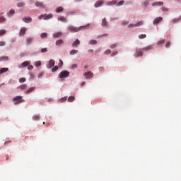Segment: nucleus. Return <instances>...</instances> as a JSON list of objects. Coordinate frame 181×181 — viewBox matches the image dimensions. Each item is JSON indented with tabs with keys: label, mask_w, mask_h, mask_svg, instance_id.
<instances>
[{
	"label": "nucleus",
	"mask_w": 181,
	"mask_h": 181,
	"mask_svg": "<svg viewBox=\"0 0 181 181\" xmlns=\"http://www.w3.org/2000/svg\"><path fill=\"white\" fill-rule=\"evenodd\" d=\"M152 46L149 45L148 47L139 49L136 50V57H142L144 56V53L148 52V50H151Z\"/></svg>",
	"instance_id": "obj_1"
},
{
	"label": "nucleus",
	"mask_w": 181,
	"mask_h": 181,
	"mask_svg": "<svg viewBox=\"0 0 181 181\" xmlns=\"http://www.w3.org/2000/svg\"><path fill=\"white\" fill-rule=\"evenodd\" d=\"M82 28H86V26H80L78 28L77 27H74L73 25H69L68 27L69 30H70V32H72V33H76L77 32H79V30H81Z\"/></svg>",
	"instance_id": "obj_2"
},
{
	"label": "nucleus",
	"mask_w": 181,
	"mask_h": 181,
	"mask_svg": "<svg viewBox=\"0 0 181 181\" xmlns=\"http://www.w3.org/2000/svg\"><path fill=\"white\" fill-rule=\"evenodd\" d=\"M22 96H16L13 98V103H15V105H18V104H21L22 103H25V100L22 99Z\"/></svg>",
	"instance_id": "obj_3"
},
{
	"label": "nucleus",
	"mask_w": 181,
	"mask_h": 181,
	"mask_svg": "<svg viewBox=\"0 0 181 181\" xmlns=\"http://www.w3.org/2000/svg\"><path fill=\"white\" fill-rule=\"evenodd\" d=\"M70 76V72L69 71H62L59 74V78H67Z\"/></svg>",
	"instance_id": "obj_4"
},
{
	"label": "nucleus",
	"mask_w": 181,
	"mask_h": 181,
	"mask_svg": "<svg viewBox=\"0 0 181 181\" xmlns=\"http://www.w3.org/2000/svg\"><path fill=\"white\" fill-rule=\"evenodd\" d=\"M28 30L27 28L23 27L20 30L19 35L20 36H25V33H26V31Z\"/></svg>",
	"instance_id": "obj_5"
},
{
	"label": "nucleus",
	"mask_w": 181,
	"mask_h": 181,
	"mask_svg": "<svg viewBox=\"0 0 181 181\" xmlns=\"http://www.w3.org/2000/svg\"><path fill=\"white\" fill-rule=\"evenodd\" d=\"M83 76L86 77V78H91V77L94 76V74H93L91 71H88L83 74Z\"/></svg>",
	"instance_id": "obj_6"
},
{
	"label": "nucleus",
	"mask_w": 181,
	"mask_h": 181,
	"mask_svg": "<svg viewBox=\"0 0 181 181\" xmlns=\"http://www.w3.org/2000/svg\"><path fill=\"white\" fill-rule=\"evenodd\" d=\"M55 64L54 60V59H50L48 65L47 66V69H52Z\"/></svg>",
	"instance_id": "obj_7"
},
{
	"label": "nucleus",
	"mask_w": 181,
	"mask_h": 181,
	"mask_svg": "<svg viewBox=\"0 0 181 181\" xmlns=\"http://www.w3.org/2000/svg\"><path fill=\"white\" fill-rule=\"evenodd\" d=\"M129 26L130 28H139V26H142V21H140L136 24H130Z\"/></svg>",
	"instance_id": "obj_8"
},
{
	"label": "nucleus",
	"mask_w": 181,
	"mask_h": 181,
	"mask_svg": "<svg viewBox=\"0 0 181 181\" xmlns=\"http://www.w3.org/2000/svg\"><path fill=\"white\" fill-rule=\"evenodd\" d=\"M30 63L28 61H25L21 64V66H19L20 69H24V67H28L30 66Z\"/></svg>",
	"instance_id": "obj_9"
},
{
	"label": "nucleus",
	"mask_w": 181,
	"mask_h": 181,
	"mask_svg": "<svg viewBox=\"0 0 181 181\" xmlns=\"http://www.w3.org/2000/svg\"><path fill=\"white\" fill-rule=\"evenodd\" d=\"M78 45H80V40H76L71 45L72 47H78Z\"/></svg>",
	"instance_id": "obj_10"
},
{
	"label": "nucleus",
	"mask_w": 181,
	"mask_h": 181,
	"mask_svg": "<svg viewBox=\"0 0 181 181\" xmlns=\"http://www.w3.org/2000/svg\"><path fill=\"white\" fill-rule=\"evenodd\" d=\"M107 6H112L114 5H117V0H112L110 1L107 2Z\"/></svg>",
	"instance_id": "obj_11"
},
{
	"label": "nucleus",
	"mask_w": 181,
	"mask_h": 181,
	"mask_svg": "<svg viewBox=\"0 0 181 181\" xmlns=\"http://www.w3.org/2000/svg\"><path fill=\"white\" fill-rule=\"evenodd\" d=\"M163 19V18H162V17H158V18H156L153 21V25H158V23H159V22H160V21H162Z\"/></svg>",
	"instance_id": "obj_12"
},
{
	"label": "nucleus",
	"mask_w": 181,
	"mask_h": 181,
	"mask_svg": "<svg viewBox=\"0 0 181 181\" xmlns=\"http://www.w3.org/2000/svg\"><path fill=\"white\" fill-rule=\"evenodd\" d=\"M104 2L102 1H98L95 4V8H100V6H102Z\"/></svg>",
	"instance_id": "obj_13"
},
{
	"label": "nucleus",
	"mask_w": 181,
	"mask_h": 181,
	"mask_svg": "<svg viewBox=\"0 0 181 181\" xmlns=\"http://www.w3.org/2000/svg\"><path fill=\"white\" fill-rule=\"evenodd\" d=\"M163 5V1H157L152 4V6H162Z\"/></svg>",
	"instance_id": "obj_14"
},
{
	"label": "nucleus",
	"mask_w": 181,
	"mask_h": 181,
	"mask_svg": "<svg viewBox=\"0 0 181 181\" xmlns=\"http://www.w3.org/2000/svg\"><path fill=\"white\" fill-rule=\"evenodd\" d=\"M35 6H37V8H43L45 6V4H43V2L35 1Z\"/></svg>",
	"instance_id": "obj_15"
},
{
	"label": "nucleus",
	"mask_w": 181,
	"mask_h": 181,
	"mask_svg": "<svg viewBox=\"0 0 181 181\" xmlns=\"http://www.w3.org/2000/svg\"><path fill=\"white\" fill-rule=\"evenodd\" d=\"M23 21L25 23H30V22H32V18H30V17H25V18H23Z\"/></svg>",
	"instance_id": "obj_16"
},
{
	"label": "nucleus",
	"mask_w": 181,
	"mask_h": 181,
	"mask_svg": "<svg viewBox=\"0 0 181 181\" xmlns=\"http://www.w3.org/2000/svg\"><path fill=\"white\" fill-rule=\"evenodd\" d=\"M62 35H63V34L62 33V32H57V33H54L53 37H54V39H56V38H57V37H62Z\"/></svg>",
	"instance_id": "obj_17"
},
{
	"label": "nucleus",
	"mask_w": 181,
	"mask_h": 181,
	"mask_svg": "<svg viewBox=\"0 0 181 181\" xmlns=\"http://www.w3.org/2000/svg\"><path fill=\"white\" fill-rule=\"evenodd\" d=\"M38 19H40V21H42V19H44V21H47V14L40 15Z\"/></svg>",
	"instance_id": "obj_18"
},
{
	"label": "nucleus",
	"mask_w": 181,
	"mask_h": 181,
	"mask_svg": "<svg viewBox=\"0 0 181 181\" xmlns=\"http://www.w3.org/2000/svg\"><path fill=\"white\" fill-rule=\"evenodd\" d=\"M9 70V68H2L0 69V76L1 74H4V73H6Z\"/></svg>",
	"instance_id": "obj_19"
},
{
	"label": "nucleus",
	"mask_w": 181,
	"mask_h": 181,
	"mask_svg": "<svg viewBox=\"0 0 181 181\" xmlns=\"http://www.w3.org/2000/svg\"><path fill=\"white\" fill-rule=\"evenodd\" d=\"M63 10H64V8H63L62 6H59V7H57V9L55 10V12H56L57 13H60V12H63Z\"/></svg>",
	"instance_id": "obj_20"
},
{
	"label": "nucleus",
	"mask_w": 181,
	"mask_h": 181,
	"mask_svg": "<svg viewBox=\"0 0 181 181\" xmlns=\"http://www.w3.org/2000/svg\"><path fill=\"white\" fill-rule=\"evenodd\" d=\"M78 53V50L72 49L70 51L69 54L70 56H74V54H77Z\"/></svg>",
	"instance_id": "obj_21"
},
{
	"label": "nucleus",
	"mask_w": 181,
	"mask_h": 181,
	"mask_svg": "<svg viewBox=\"0 0 181 181\" xmlns=\"http://www.w3.org/2000/svg\"><path fill=\"white\" fill-rule=\"evenodd\" d=\"M33 119L34 121H39V119H40V116L39 115H35L33 116Z\"/></svg>",
	"instance_id": "obj_22"
},
{
	"label": "nucleus",
	"mask_w": 181,
	"mask_h": 181,
	"mask_svg": "<svg viewBox=\"0 0 181 181\" xmlns=\"http://www.w3.org/2000/svg\"><path fill=\"white\" fill-rule=\"evenodd\" d=\"M102 26H107L108 25V23L107 22V19L105 18L102 20Z\"/></svg>",
	"instance_id": "obj_23"
},
{
	"label": "nucleus",
	"mask_w": 181,
	"mask_h": 181,
	"mask_svg": "<svg viewBox=\"0 0 181 181\" xmlns=\"http://www.w3.org/2000/svg\"><path fill=\"white\" fill-rule=\"evenodd\" d=\"M8 60H9V58H8V57H0V62H8Z\"/></svg>",
	"instance_id": "obj_24"
},
{
	"label": "nucleus",
	"mask_w": 181,
	"mask_h": 181,
	"mask_svg": "<svg viewBox=\"0 0 181 181\" xmlns=\"http://www.w3.org/2000/svg\"><path fill=\"white\" fill-rule=\"evenodd\" d=\"M18 8H24L25 3L24 2H19L17 4Z\"/></svg>",
	"instance_id": "obj_25"
},
{
	"label": "nucleus",
	"mask_w": 181,
	"mask_h": 181,
	"mask_svg": "<svg viewBox=\"0 0 181 181\" xmlns=\"http://www.w3.org/2000/svg\"><path fill=\"white\" fill-rule=\"evenodd\" d=\"M124 2L125 1L124 0H122V1H119V2L117 1V4H116L117 6H122V5L124 4Z\"/></svg>",
	"instance_id": "obj_26"
},
{
	"label": "nucleus",
	"mask_w": 181,
	"mask_h": 181,
	"mask_svg": "<svg viewBox=\"0 0 181 181\" xmlns=\"http://www.w3.org/2000/svg\"><path fill=\"white\" fill-rule=\"evenodd\" d=\"M36 88L35 87H31L27 91H26V94H30V93H32V91H33Z\"/></svg>",
	"instance_id": "obj_27"
},
{
	"label": "nucleus",
	"mask_w": 181,
	"mask_h": 181,
	"mask_svg": "<svg viewBox=\"0 0 181 181\" xmlns=\"http://www.w3.org/2000/svg\"><path fill=\"white\" fill-rule=\"evenodd\" d=\"M35 67H40V66H42V62L40 61L35 62Z\"/></svg>",
	"instance_id": "obj_28"
},
{
	"label": "nucleus",
	"mask_w": 181,
	"mask_h": 181,
	"mask_svg": "<svg viewBox=\"0 0 181 181\" xmlns=\"http://www.w3.org/2000/svg\"><path fill=\"white\" fill-rule=\"evenodd\" d=\"M40 37H41V39H46V37H47V33H42L40 35Z\"/></svg>",
	"instance_id": "obj_29"
},
{
	"label": "nucleus",
	"mask_w": 181,
	"mask_h": 181,
	"mask_svg": "<svg viewBox=\"0 0 181 181\" xmlns=\"http://www.w3.org/2000/svg\"><path fill=\"white\" fill-rule=\"evenodd\" d=\"M74 101V96H69L68 98V102L69 103H73Z\"/></svg>",
	"instance_id": "obj_30"
},
{
	"label": "nucleus",
	"mask_w": 181,
	"mask_h": 181,
	"mask_svg": "<svg viewBox=\"0 0 181 181\" xmlns=\"http://www.w3.org/2000/svg\"><path fill=\"white\" fill-rule=\"evenodd\" d=\"M163 43H165V40H160L157 42V45L158 46H162V45H163Z\"/></svg>",
	"instance_id": "obj_31"
},
{
	"label": "nucleus",
	"mask_w": 181,
	"mask_h": 181,
	"mask_svg": "<svg viewBox=\"0 0 181 181\" xmlns=\"http://www.w3.org/2000/svg\"><path fill=\"white\" fill-rule=\"evenodd\" d=\"M58 21H60V22H66V19L64 17L61 16L58 18Z\"/></svg>",
	"instance_id": "obj_32"
},
{
	"label": "nucleus",
	"mask_w": 181,
	"mask_h": 181,
	"mask_svg": "<svg viewBox=\"0 0 181 181\" xmlns=\"http://www.w3.org/2000/svg\"><path fill=\"white\" fill-rule=\"evenodd\" d=\"M89 45H97V40H90Z\"/></svg>",
	"instance_id": "obj_33"
},
{
	"label": "nucleus",
	"mask_w": 181,
	"mask_h": 181,
	"mask_svg": "<svg viewBox=\"0 0 181 181\" xmlns=\"http://www.w3.org/2000/svg\"><path fill=\"white\" fill-rule=\"evenodd\" d=\"M26 87H28V85L23 84V85L20 86L18 87V88H21V90H25V88H26Z\"/></svg>",
	"instance_id": "obj_34"
},
{
	"label": "nucleus",
	"mask_w": 181,
	"mask_h": 181,
	"mask_svg": "<svg viewBox=\"0 0 181 181\" xmlns=\"http://www.w3.org/2000/svg\"><path fill=\"white\" fill-rule=\"evenodd\" d=\"M5 33H6V30H0V36H4V35H5Z\"/></svg>",
	"instance_id": "obj_35"
},
{
	"label": "nucleus",
	"mask_w": 181,
	"mask_h": 181,
	"mask_svg": "<svg viewBox=\"0 0 181 181\" xmlns=\"http://www.w3.org/2000/svg\"><path fill=\"white\" fill-rule=\"evenodd\" d=\"M52 18H53L52 13L47 14V21L49 19H52Z\"/></svg>",
	"instance_id": "obj_36"
},
{
	"label": "nucleus",
	"mask_w": 181,
	"mask_h": 181,
	"mask_svg": "<svg viewBox=\"0 0 181 181\" xmlns=\"http://www.w3.org/2000/svg\"><path fill=\"white\" fill-rule=\"evenodd\" d=\"M62 43H63V40H58L56 42V45L59 46V45H62Z\"/></svg>",
	"instance_id": "obj_37"
},
{
	"label": "nucleus",
	"mask_w": 181,
	"mask_h": 181,
	"mask_svg": "<svg viewBox=\"0 0 181 181\" xmlns=\"http://www.w3.org/2000/svg\"><path fill=\"white\" fill-rule=\"evenodd\" d=\"M59 70V66H55L54 68H52V73H54V71H57Z\"/></svg>",
	"instance_id": "obj_38"
},
{
	"label": "nucleus",
	"mask_w": 181,
	"mask_h": 181,
	"mask_svg": "<svg viewBox=\"0 0 181 181\" xmlns=\"http://www.w3.org/2000/svg\"><path fill=\"white\" fill-rule=\"evenodd\" d=\"M146 37V35L145 34H141L139 35V39H145Z\"/></svg>",
	"instance_id": "obj_39"
},
{
	"label": "nucleus",
	"mask_w": 181,
	"mask_h": 181,
	"mask_svg": "<svg viewBox=\"0 0 181 181\" xmlns=\"http://www.w3.org/2000/svg\"><path fill=\"white\" fill-rule=\"evenodd\" d=\"M25 81H26V78H21L19 79V83H25Z\"/></svg>",
	"instance_id": "obj_40"
},
{
	"label": "nucleus",
	"mask_w": 181,
	"mask_h": 181,
	"mask_svg": "<svg viewBox=\"0 0 181 181\" xmlns=\"http://www.w3.org/2000/svg\"><path fill=\"white\" fill-rule=\"evenodd\" d=\"M15 13V10L11 9L8 12V15H13Z\"/></svg>",
	"instance_id": "obj_41"
},
{
	"label": "nucleus",
	"mask_w": 181,
	"mask_h": 181,
	"mask_svg": "<svg viewBox=\"0 0 181 181\" xmlns=\"http://www.w3.org/2000/svg\"><path fill=\"white\" fill-rule=\"evenodd\" d=\"M144 6L147 8V6L149 5V1H145L144 3Z\"/></svg>",
	"instance_id": "obj_42"
},
{
	"label": "nucleus",
	"mask_w": 181,
	"mask_h": 181,
	"mask_svg": "<svg viewBox=\"0 0 181 181\" xmlns=\"http://www.w3.org/2000/svg\"><path fill=\"white\" fill-rule=\"evenodd\" d=\"M2 22H5V17L4 16L0 17V23H2Z\"/></svg>",
	"instance_id": "obj_43"
},
{
	"label": "nucleus",
	"mask_w": 181,
	"mask_h": 181,
	"mask_svg": "<svg viewBox=\"0 0 181 181\" xmlns=\"http://www.w3.org/2000/svg\"><path fill=\"white\" fill-rule=\"evenodd\" d=\"M6 43L5 41H0V47L5 46Z\"/></svg>",
	"instance_id": "obj_44"
},
{
	"label": "nucleus",
	"mask_w": 181,
	"mask_h": 181,
	"mask_svg": "<svg viewBox=\"0 0 181 181\" xmlns=\"http://www.w3.org/2000/svg\"><path fill=\"white\" fill-rule=\"evenodd\" d=\"M46 52H47V48L41 49V53H46Z\"/></svg>",
	"instance_id": "obj_45"
},
{
	"label": "nucleus",
	"mask_w": 181,
	"mask_h": 181,
	"mask_svg": "<svg viewBox=\"0 0 181 181\" xmlns=\"http://www.w3.org/2000/svg\"><path fill=\"white\" fill-rule=\"evenodd\" d=\"M161 9H162L163 12H168V8H166V7H162Z\"/></svg>",
	"instance_id": "obj_46"
},
{
	"label": "nucleus",
	"mask_w": 181,
	"mask_h": 181,
	"mask_svg": "<svg viewBox=\"0 0 181 181\" xmlns=\"http://www.w3.org/2000/svg\"><path fill=\"white\" fill-rule=\"evenodd\" d=\"M110 53H111V50H110V49H107V50L105 52V54H110Z\"/></svg>",
	"instance_id": "obj_47"
},
{
	"label": "nucleus",
	"mask_w": 181,
	"mask_h": 181,
	"mask_svg": "<svg viewBox=\"0 0 181 181\" xmlns=\"http://www.w3.org/2000/svg\"><path fill=\"white\" fill-rule=\"evenodd\" d=\"M67 100V97H64L61 99V103H63V101H66Z\"/></svg>",
	"instance_id": "obj_48"
},
{
	"label": "nucleus",
	"mask_w": 181,
	"mask_h": 181,
	"mask_svg": "<svg viewBox=\"0 0 181 181\" xmlns=\"http://www.w3.org/2000/svg\"><path fill=\"white\" fill-rule=\"evenodd\" d=\"M115 47H117V45L115 44L110 45V49H115Z\"/></svg>",
	"instance_id": "obj_49"
},
{
	"label": "nucleus",
	"mask_w": 181,
	"mask_h": 181,
	"mask_svg": "<svg viewBox=\"0 0 181 181\" xmlns=\"http://www.w3.org/2000/svg\"><path fill=\"white\" fill-rule=\"evenodd\" d=\"M28 70H33V65H28Z\"/></svg>",
	"instance_id": "obj_50"
},
{
	"label": "nucleus",
	"mask_w": 181,
	"mask_h": 181,
	"mask_svg": "<svg viewBox=\"0 0 181 181\" xmlns=\"http://www.w3.org/2000/svg\"><path fill=\"white\" fill-rule=\"evenodd\" d=\"M117 54H118L117 52H113L111 55V57H114V56H117Z\"/></svg>",
	"instance_id": "obj_51"
},
{
	"label": "nucleus",
	"mask_w": 181,
	"mask_h": 181,
	"mask_svg": "<svg viewBox=\"0 0 181 181\" xmlns=\"http://www.w3.org/2000/svg\"><path fill=\"white\" fill-rule=\"evenodd\" d=\"M165 47H167V49L170 47V42H167V44L165 45Z\"/></svg>",
	"instance_id": "obj_52"
},
{
	"label": "nucleus",
	"mask_w": 181,
	"mask_h": 181,
	"mask_svg": "<svg viewBox=\"0 0 181 181\" xmlns=\"http://www.w3.org/2000/svg\"><path fill=\"white\" fill-rule=\"evenodd\" d=\"M71 69H77V64H74L71 66Z\"/></svg>",
	"instance_id": "obj_53"
},
{
	"label": "nucleus",
	"mask_w": 181,
	"mask_h": 181,
	"mask_svg": "<svg viewBox=\"0 0 181 181\" xmlns=\"http://www.w3.org/2000/svg\"><path fill=\"white\" fill-rule=\"evenodd\" d=\"M33 40L32 38H30V37L27 39L28 43H30Z\"/></svg>",
	"instance_id": "obj_54"
},
{
	"label": "nucleus",
	"mask_w": 181,
	"mask_h": 181,
	"mask_svg": "<svg viewBox=\"0 0 181 181\" xmlns=\"http://www.w3.org/2000/svg\"><path fill=\"white\" fill-rule=\"evenodd\" d=\"M59 66H63V61L60 60V62L59 63Z\"/></svg>",
	"instance_id": "obj_55"
},
{
	"label": "nucleus",
	"mask_w": 181,
	"mask_h": 181,
	"mask_svg": "<svg viewBox=\"0 0 181 181\" xmlns=\"http://www.w3.org/2000/svg\"><path fill=\"white\" fill-rule=\"evenodd\" d=\"M88 53H91V54H93V49H89V50L88 51Z\"/></svg>",
	"instance_id": "obj_56"
},
{
	"label": "nucleus",
	"mask_w": 181,
	"mask_h": 181,
	"mask_svg": "<svg viewBox=\"0 0 181 181\" xmlns=\"http://www.w3.org/2000/svg\"><path fill=\"white\" fill-rule=\"evenodd\" d=\"M42 76H43V74H38V78H40Z\"/></svg>",
	"instance_id": "obj_57"
},
{
	"label": "nucleus",
	"mask_w": 181,
	"mask_h": 181,
	"mask_svg": "<svg viewBox=\"0 0 181 181\" xmlns=\"http://www.w3.org/2000/svg\"><path fill=\"white\" fill-rule=\"evenodd\" d=\"M84 84H86V82H82L81 83V86H84Z\"/></svg>",
	"instance_id": "obj_58"
},
{
	"label": "nucleus",
	"mask_w": 181,
	"mask_h": 181,
	"mask_svg": "<svg viewBox=\"0 0 181 181\" xmlns=\"http://www.w3.org/2000/svg\"><path fill=\"white\" fill-rule=\"evenodd\" d=\"M84 68H85V69H87V66H85Z\"/></svg>",
	"instance_id": "obj_59"
},
{
	"label": "nucleus",
	"mask_w": 181,
	"mask_h": 181,
	"mask_svg": "<svg viewBox=\"0 0 181 181\" xmlns=\"http://www.w3.org/2000/svg\"><path fill=\"white\" fill-rule=\"evenodd\" d=\"M43 124H45V122H44Z\"/></svg>",
	"instance_id": "obj_60"
},
{
	"label": "nucleus",
	"mask_w": 181,
	"mask_h": 181,
	"mask_svg": "<svg viewBox=\"0 0 181 181\" xmlns=\"http://www.w3.org/2000/svg\"><path fill=\"white\" fill-rule=\"evenodd\" d=\"M0 104H1V102H0Z\"/></svg>",
	"instance_id": "obj_61"
}]
</instances>
